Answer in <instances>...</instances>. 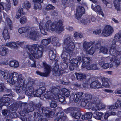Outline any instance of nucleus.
<instances>
[{
	"mask_svg": "<svg viewBox=\"0 0 121 121\" xmlns=\"http://www.w3.org/2000/svg\"><path fill=\"white\" fill-rule=\"evenodd\" d=\"M119 108V106L117 102L115 105L109 106L108 107V108L110 109H116L117 108Z\"/></svg>",
	"mask_w": 121,
	"mask_h": 121,
	"instance_id": "864d4df0",
	"label": "nucleus"
},
{
	"mask_svg": "<svg viewBox=\"0 0 121 121\" xmlns=\"http://www.w3.org/2000/svg\"><path fill=\"white\" fill-rule=\"evenodd\" d=\"M3 35L5 40L9 39L10 38V36L9 35V33L8 32L7 29L5 28L2 33Z\"/></svg>",
	"mask_w": 121,
	"mask_h": 121,
	"instance_id": "7c9ffc66",
	"label": "nucleus"
},
{
	"mask_svg": "<svg viewBox=\"0 0 121 121\" xmlns=\"http://www.w3.org/2000/svg\"><path fill=\"white\" fill-rule=\"evenodd\" d=\"M73 112L71 113V115L72 117H73L75 119H78L80 118L81 116V113L79 112L73 111Z\"/></svg>",
	"mask_w": 121,
	"mask_h": 121,
	"instance_id": "c756f323",
	"label": "nucleus"
},
{
	"mask_svg": "<svg viewBox=\"0 0 121 121\" xmlns=\"http://www.w3.org/2000/svg\"><path fill=\"white\" fill-rule=\"evenodd\" d=\"M34 106V105L33 103L27 104L26 106L24 107L23 109V112L26 113L33 111L34 110L33 106Z\"/></svg>",
	"mask_w": 121,
	"mask_h": 121,
	"instance_id": "ddd939ff",
	"label": "nucleus"
},
{
	"mask_svg": "<svg viewBox=\"0 0 121 121\" xmlns=\"http://www.w3.org/2000/svg\"><path fill=\"white\" fill-rule=\"evenodd\" d=\"M63 93L65 96L67 97H68L70 95L69 91L65 88H63L62 90Z\"/></svg>",
	"mask_w": 121,
	"mask_h": 121,
	"instance_id": "3c124183",
	"label": "nucleus"
},
{
	"mask_svg": "<svg viewBox=\"0 0 121 121\" xmlns=\"http://www.w3.org/2000/svg\"><path fill=\"white\" fill-rule=\"evenodd\" d=\"M26 22V19L25 17L21 18L20 19V22L22 24H23Z\"/></svg>",
	"mask_w": 121,
	"mask_h": 121,
	"instance_id": "e2e57ef3",
	"label": "nucleus"
},
{
	"mask_svg": "<svg viewBox=\"0 0 121 121\" xmlns=\"http://www.w3.org/2000/svg\"><path fill=\"white\" fill-rule=\"evenodd\" d=\"M4 84L2 83H0V91H4L5 89Z\"/></svg>",
	"mask_w": 121,
	"mask_h": 121,
	"instance_id": "680f3d73",
	"label": "nucleus"
},
{
	"mask_svg": "<svg viewBox=\"0 0 121 121\" xmlns=\"http://www.w3.org/2000/svg\"><path fill=\"white\" fill-rule=\"evenodd\" d=\"M103 113L102 112H95L94 117L95 118L98 120H101L102 117Z\"/></svg>",
	"mask_w": 121,
	"mask_h": 121,
	"instance_id": "c9c22d12",
	"label": "nucleus"
},
{
	"mask_svg": "<svg viewBox=\"0 0 121 121\" xmlns=\"http://www.w3.org/2000/svg\"><path fill=\"white\" fill-rule=\"evenodd\" d=\"M43 47L36 44L26 46L23 55L25 58L28 57L31 60L33 57L35 58L38 59L42 56Z\"/></svg>",
	"mask_w": 121,
	"mask_h": 121,
	"instance_id": "f257e3e1",
	"label": "nucleus"
},
{
	"mask_svg": "<svg viewBox=\"0 0 121 121\" xmlns=\"http://www.w3.org/2000/svg\"><path fill=\"white\" fill-rule=\"evenodd\" d=\"M95 50V48L92 46L89 50L86 51V54H89L90 55H92L94 53Z\"/></svg>",
	"mask_w": 121,
	"mask_h": 121,
	"instance_id": "8fccbe9b",
	"label": "nucleus"
},
{
	"mask_svg": "<svg viewBox=\"0 0 121 121\" xmlns=\"http://www.w3.org/2000/svg\"><path fill=\"white\" fill-rule=\"evenodd\" d=\"M36 28L30 29L29 30L30 32L27 34V37L33 41H35L39 34Z\"/></svg>",
	"mask_w": 121,
	"mask_h": 121,
	"instance_id": "9b49d317",
	"label": "nucleus"
},
{
	"mask_svg": "<svg viewBox=\"0 0 121 121\" xmlns=\"http://www.w3.org/2000/svg\"><path fill=\"white\" fill-rule=\"evenodd\" d=\"M43 64L44 67V71L45 73H42L37 71L36 72V73L42 76L47 77L49 75L51 71V67L49 65L47 64L45 62H43Z\"/></svg>",
	"mask_w": 121,
	"mask_h": 121,
	"instance_id": "1a4fd4ad",
	"label": "nucleus"
},
{
	"mask_svg": "<svg viewBox=\"0 0 121 121\" xmlns=\"http://www.w3.org/2000/svg\"><path fill=\"white\" fill-rule=\"evenodd\" d=\"M10 100V98L7 97H5V95L0 99V110L1 109L2 107L4 105V103L9 102Z\"/></svg>",
	"mask_w": 121,
	"mask_h": 121,
	"instance_id": "dca6fc26",
	"label": "nucleus"
},
{
	"mask_svg": "<svg viewBox=\"0 0 121 121\" xmlns=\"http://www.w3.org/2000/svg\"><path fill=\"white\" fill-rule=\"evenodd\" d=\"M69 63L66 62H64L60 64V66L62 69L63 70H65L68 67V64Z\"/></svg>",
	"mask_w": 121,
	"mask_h": 121,
	"instance_id": "603ef678",
	"label": "nucleus"
},
{
	"mask_svg": "<svg viewBox=\"0 0 121 121\" xmlns=\"http://www.w3.org/2000/svg\"><path fill=\"white\" fill-rule=\"evenodd\" d=\"M43 0H33L34 2V9H38L39 10L41 8L40 3L39 2L42 3Z\"/></svg>",
	"mask_w": 121,
	"mask_h": 121,
	"instance_id": "f3484780",
	"label": "nucleus"
},
{
	"mask_svg": "<svg viewBox=\"0 0 121 121\" xmlns=\"http://www.w3.org/2000/svg\"><path fill=\"white\" fill-rule=\"evenodd\" d=\"M89 103H87L85 99H82V101L81 102L80 105L81 106L85 107L87 109L88 108H91V107H89V105H87V104H89Z\"/></svg>",
	"mask_w": 121,
	"mask_h": 121,
	"instance_id": "ea45409f",
	"label": "nucleus"
},
{
	"mask_svg": "<svg viewBox=\"0 0 121 121\" xmlns=\"http://www.w3.org/2000/svg\"><path fill=\"white\" fill-rule=\"evenodd\" d=\"M93 46L95 48V49L97 48H99L100 49L101 47H102V46H101V43H96L95 45H94Z\"/></svg>",
	"mask_w": 121,
	"mask_h": 121,
	"instance_id": "69168bd1",
	"label": "nucleus"
},
{
	"mask_svg": "<svg viewBox=\"0 0 121 121\" xmlns=\"http://www.w3.org/2000/svg\"><path fill=\"white\" fill-rule=\"evenodd\" d=\"M110 55L114 56L111 57L108 56L106 57V58L109 59L110 63L112 64H111L108 63H104L101 66V68L102 69H107L108 68H111L114 66L117 67L120 65V60L119 57L120 55L115 56Z\"/></svg>",
	"mask_w": 121,
	"mask_h": 121,
	"instance_id": "39448f33",
	"label": "nucleus"
},
{
	"mask_svg": "<svg viewBox=\"0 0 121 121\" xmlns=\"http://www.w3.org/2000/svg\"><path fill=\"white\" fill-rule=\"evenodd\" d=\"M92 114L91 112H87L86 114L82 115V120H86L88 119L91 118Z\"/></svg>",
	"mask_w": 121,
	"mask_h": 121,
	"instance_id": "72a5a7b5",
	"label": "nucleus"
},
{
	"mask_svg": "<svg viewBox=\"0 0 121 121\" xmlns=\"http://www.w3.org/2000/svg\"><path fill=\"white\" fill-rule=\"evenodd\" d=\"M5 46L8 47L10 48H14L17 46V44L15 42H9L5 44Z\"/></svg>",
	"mask_w": 121,
	"mask_h": 121,
	"instance_id": "de8ad7c7",
	"label": "nucleus"
},
{
	"mask_svg": "<svg viewBox=\"0 0 121 121\" xmlns=\"http://www.w3.org/2000/svg\"><path fill=\"white\" fill-rule=\"evenodd\" d=\"M53 70H55L56 71H55V75L56 76H59L61 74V72L60 71H59L58 69L56 67H55L53 69Z\"/></svg>",
	"mask_w": 121,
	"mask_h": 121,
	"instance_id": "13d9d810",
	"label": "nucleus"
},
{
	"mask_svg": "<svg viewBox=\"0 0 121 121\" xmlns=\"http://www.w3.org/2000/svg\"><path fill=\"white\" fill-rule=\"evenodd\" d=\"M93 95L91 94H89L86 95L84 99L87 103H89L91 102Z\"/></svg>",
	"mask_w": 121,
	"mask_h": 121,
	"instance_id": "c03bdc74",
	"label": "nucleus"
},
{
	"mask_svg": "<svg viewBox=\"0 0 121 121\" xmlns=\"http://www.w3.org/2000/svg\"><path fill=\"white\" fill-rule=\"evenodd\" d=\"M100 101L98 97L96 95L94 94L93 95L91 102H89V104H88L87 105L89 107H91L92 110L96 111L99 110L100 108Z\"/></svg>",
	"mask_w": 121,
	"mask_h": 121,
	"instance_id": "423d86ee",
	"label": "nucleus"
},
{
	"mask_svg": "<svg viewBox=\"0 0 121 121\" xmlns=\"http://www.w3.org/2000/svg\"><path fill=\"white\" fill-rule=\"evenodd\" d=\"M76 13L77 15H82L85 13V9L82 6H78L76 9Z\"/></svg>",
	"mask_w": 121,
	"mask_h": 121,
	"instance_id": "a211bd4d",
	"label": "nucleus"
},
{
	"mask_svg": "<svg viewBox=\"0 0 121 121\" xmlns=\"http://www.w3.org/2000/svg\"><path fill=\"white\" fill-rule=\"evenodd\" d=\"M23 82H19L16 83L14 84L16 85V91L17 93L19 92L21 90V87L22 86V84Z\"/></svg>",
	"mask_w": 121,
	"mask_h": 121,
	"instance_id": "2f4dec72",
	"label": "nucleus"
},
{
	"mask_svg": "<svg viewBox=\"0 0 121 121\" xmlns=\"http://www.w3.org/2000/svg\"><path fill=\"white\" fill-rule=\"evenodd\" d=\"M117 40L121 41V32L119 35L116 34L114 39L112 41L110 46L109 52L110 54L115 56L120 55H121V47L117 44Z\"/></svg>",
	"mask_w": 121,
	"mask_h": 121,
	"instance_id": "20e7f679",
	"label": "nucleus"
},
{
	"mask_svg": "<svg viewBox=\"0 0 121 121\" xmlns=\"http://www.w3.org/2000/svg\"><path fill=\"white\" fill-rule=\"evenodd\" d=\"M61 118L62 120H65L66 118V116L64 113L63 112H59L56 114V120L59 119Z\"/></svg>",
	"mask_w": 121,
	"mask_h": 121,
	"instance_id": "5701e85b",
	"label": "nucleus"
},
{
	"mask_svg": "<svg viewBox=\"0 0 121 121\" xmlns=\"http://www.w3.org/2000/svg\"><path fill=\"white\" fill-rule=\"evenodd\" d=\"M100 65H99L98 64H93L89 65L86 69L88 70H98L100 69Z\"/></svg>",
	"mask_w": 121,
	"mask_h": 121,
	"instance_id": "b1692460",
	"label": "nucleus"
},
{
	"mask_svg": "<svg viewBox=\"0 0 121 121\" xmlns=\"http://www.w3.org/2000/svg\"><path fill=\"white\" fill-rule=\"evenodd\" d=\"M83 94V93L81 92L76 93L75 102L77 103L82 98Z\"/></svg>",
	"mask_w": 121,
	"mask_h": 121,
	"instance_id": "a878e982",
	"label": "nucleus"
},
{
	"mask_svg": "<svg viewBox=\"0 0 121 121\" xmlns=\"http://www.w3.org/2000/svg\"><path fill=\"white\" fill-rule=\"evenodd\" d=\"M55 7L51 4H49L46 7V10H49L54 9Z\"/></svg>",
	"mask_w": 121,
	"mask_h": 121,
	"instance_id": "0e129e2a",
	"label": "nucleus"
},
{
	"mask_svg": "<svg viewBox=\"0 0 121 121\" xmlns=\"http://www.w3.org/2000/svg\"><path fill=\"white\" fill-rule=\"evenodd\" d=\"M70 64L69 66V69L70 70L72 71L75 68L77 67L71 63L70 62Z\"/></svg>",
	"mask_w": 121,
	"mask_h": 121,
	"instance_id": "338daca9",
	"label": "nucleus"
},
{
	"mask_svg": "<svg viewBox=\"0 0 121 121\" xmlns=\"http://www.w3.org/2000/svg\"><path fill=\"white\" fill-rule=\"evenodd\" d=\"M31 6L30 3L27 1H24L22 4L23 7L27 9H28L30 8Z\"/></svg>",
	"mask_w": 121,
	"mask_h": 121,
	"instance_id": "e433bc0d",
	"label": "nucleus"
},
{
	"mask_svg": "<svg viewBox=\"0 0 121 121\" xmlns=\"http://www.w3.org/2000/svg\"><path fill=\"white\" fill-rule=\"evenodd\" d=\"M0 73L2 75L4 79H8L9 78H11L10 75V73H9L8 71L0 70Z\"/></svg>",
	"mask_w": 121,
	"mask_h": 121,
	"instance_id": "412c9836",
	"label": "nucleus"
},
{
	"mask_svg": "<svg viewBox=\"0 0 121 121\" xmlns=\"http://www.w3.org/2000/svg\"><path fill=\"white\" fill-rule=\"evenodd\" d=\"M121 1V0H114V3L116 9L117 11L120 10L119 6V2Z\"/></svg>",
	"mask_w": 121,
	"mask_h": 121,
	"instance_id": "a18cd8bd",
	"label": "nucleus"
},
{
	"mask_svg": "<svg viewBox=\"0 0 121 121\" xmlns=\"http://www.w3.org/2000/svg\"><path fill=\"white\" fill-rule=\"evenodd\" d=\"M101 80L102 82L103 86L104 87H108L110 85L109 83V79L106 78H101Z\"/></svg>",
	"mask_w": 121,
	"mask_h": 121,
	"instance_id": "cd10ccee",
	"label": "nucleus"
},
{
	"mask_svg": "<svg viewBox=\"0 0 121 121\" xmlns=\"http://www.w3.org/2000/svg\"><path fill=\"white\" fill-rule=\"evenodd\" d=\"M114 31L112 27L109 25L105 26L103 30L102 35L103 36L107 37L111 35Z\"/></svg>",
	"mask_w": 121,
	"mask_h": 121,
	"instance_id": "9d476101",
	"label": "nucleus"
},
{
	"mask_svg": "<svg viewBox=\"0 0 121 121\" xmlns=\"http://www.w3.org/2000/svg\"><path fill=\"white\" fill-rule=\"evenodd\" d=\"M30 29V27L28 26L22 27L18 29V31L20 34L25 33L27 31H29Z\"/></svg>",
	"mask_w": 121,
	"mask_h": 121,
	"instance_id": "c85d7f7f",
	"label": "nucleus"
},
{
	"mask_svg": "<svg viewBox=\"0 0 121 121\" xmlns=\"http://www.w3.org/2000/svg\"><path fill=\"white\" fill-rule=\"evenodd\" d=\"M83 63L82 67L86 68V69L88 67L90 62V59L89 57H83L82 59Z\"/></svg>",
	"mask_w": 121,
	"mask_h": 121,
	"instance_id": "4468645a",
	"label": "nucleus"
},
{
	"mask_svg": "<svg viewBox=\"0 0 121 121\" xmlns=\"http://www.w3.org/2000/svg\"><path fill=\"white\" fill-rule=\"evenodd\" d=\"M17 14L18 15H25L26 13H25L23 12V10L22 9H19L17 12Z\"/></svg>",
	"mask_w": 121,
	"mask_h": 121,
	"instance_id": "052dcab7",
	"label": "nucleus"
},
{
	"mask_svg": "<svg viewBox=\"0 0 121 121\" xmlns=\"http://www.w3.org/2000/svg\"><path fill=\"white\" fill-rule=\"evenodd\" d=\"M92 44V43L91 42H87L86 41L83 44V49L85 50H87L90 47Z\"/></svg>",
	"mask_w": 121,
	"mask_h": 121,
	"instance_id": "79ce46f5",
	"label": "nucleus"
},
{
	"mask_svg": "<svg viewBox=\"0 0 121 121\" xmlns=\"http://www.w3.org/2000/svg\"><path fill=\"white\" fill-rule=\"evenodd\" d=\"M49 56L51 60H54L55 58L56 55L53 50H51L49 52Z\"/></svg>",
	"mask_w": 121,
	"mask_h": 121,
	"instance_id": "37998d69",
	"label": "nucleus"
},
{
	"mask_svg": "<svg viewBox=\"0 0 121 121\" xmlns=\"http://www.w3.org/2000/svg\"><path fill=\"white\" fill-rule=\"evenodd\" d=\"M51 39L50 38L47 39H43L41 42L44 45H47L50 42Z\"/></svg>",
	"mask_w": 121,
	"mask_h": 121,
	"instance_id": "49530a36",
	"label": "nucleus"
},
{
	"mask_svg": "<svg viewBox=\"0 0 121 121\" xmlns=\"http://www.w3.org/2000/svg\"><path fill=\"white\" fill-rule=\"evenodd\" d=\"M75 17L81 23L85 25H88L90 22L91 18L85 17L83 16H75Z\"/></svg>",
	"mask_w": 121,
	"mask_h": 121,
	"instance_id": "f8f14e48",
	"label": "nucleus"
},
{
	"mask_svg": "<svg viewBox=\"0 0 121 121\" xmlns=\"http://www.w3.org/2000/svg\"><path fill=\"white\" fill-rule=\"evenodd\" d=\"M9 51L8 48L0 46V55L2 56L6 55L9 52Z\"/></svg>",
	"mask_w": 121,
	"mask_h": 121,
	"instance_id": "393cba45",
	"label": "nucleus"
},
{
	"mask_svg": "<svg viewBox=\"0 0 121 121\" xmlns=\"http://www.w3.org/2000/svg\"><path fill=\"white\" fill-rule=\"evenodd\" d=\"M101 29L96 30L93 31V33L95 35H99L101 33Z\"/></svg>",
	"mask_w": 121,
	"mask_h": 121,
	"instance_id": "774afa93",
	"label": "nucleus"
},
{
	"mask_svg": "<svg viewBox=\"0 0 121 121\" xmlns=\"http://www.w3.org/2000/svg\"><path fill=\"white\" fill-rule=\"evenodd\" d=\"M10 75L11 76V78L8 79V81L10 84L13 85L16 83L23 81L21 74H20L19 75L17 73L14 72L10 73Z\"/></svg>",
	"mask_w": 121,
	"mask_h": 121,
	"instance_id": "0eeeda50",
	"label": "nucleus"
},
{
	"mask_svg": "<svg viewBox=\"0 0 121 121\" xmlns=\"http://www.w3.org/2000/svg\"><path fill=\"white\" fill-rule=\"evenodd\" d=\"M66 37L64 40L63 52L61 56L64 62L69 63L70 56L69 52L74 48L75 45L74 43L72 41L71 35H68Z\"/></svg>",
	"mask_w": 121,
	"mask_h": 121,
	"instance_id": "f03ea898",
	"label": "nucleus"
},
{
	"mask_svg": "<svg viewBox=\"0 0 121 121\" xmlns=\"http://www.w3.org/2000/svg\"><path fill=\"white\" fill-rule=\"evenodd\" d=\"M9 65L11 67L14 68H17L19 66L18 62L16 60L10 61L9 62Z\"/></svg>",
	"mask_w": 121,
	"mask_h": 121,
	"instance_id": "473e14b6",
	"label": "nucleus"
},
{
	"mask_svg": "<svg viewBox=\"0 0 121 121\" xmlns=\"http://www.w3.org/2000/svg\"><path fill=\"white\" fill-rule=\"evenodd\" d=\"M52 42L53 45L55 46H59L60 45L58 41V38L56 37H54L52 39Z\"/></svg>",
	"mask_w": 121,
	"mask_h": 121,
	"instance_id": "4c0bfd02",
	"label": "nucleus"
},
{
	"mask_svg": "<svg viewBox=\"0 0 121 121\" xmlns=\"http://www.w3.org/2000/svg\"><path fill=\"white\" fill-rule=\"evenodd\" d=\"M92 9L95 12H97L98 14L99 15H103V13L101 10V8L99 5H97L96 6L95 8V9L93 7H92Z\"/></svg>",
	"mask_w": 121,
	"mask_h": 121,
	"instance_id": "f704fd0d",
	"label": "nucleus"
},
{
	"mask_svg": "<svg viewBox=\"0 0 121 121\" xmlns=\"http://www.w3.org/2000/svg\"><path fill=\"white\" fill-rule=\"evenodd\" d=\"M108 48L106 46H102L100 49V52L104 54H107L108 51Z\"/></svg>",
	"mask_w": 121,
	"mask_h": 121,
	"instance_id": "58836bf2",
	"label": "nucleus"
},
{
	"mask_svg": "<svg viewBox=\"0 0 121 121\" xmlns=\"http://www.w3.org/2000/svg\"><path fill=\"white\" fill-rule=\"evenodd\" d=\"M34 84V82L33 81L29 80L26 85H24L23 86V90H26V94L28 95L32 94H33L34 90L33 86Z\"/></svg>",
	"mask_w": 121,
	"mask_h": 121,
	"instance_id": "6e6552de",
	"label": "nucleus"
},
{
	"mask_svg": "<svg viewBox=\"0 0 121 121\" xmlns=\"http://www.w3.org/2000/svg\"><path fill=\"white\" fill-rule=\"evenodd\" d=\"M81 62V57L79 56H77L75 59H73L70 61V62L71 63L77 67L78 66V63L80 64Z\"/></svg>",
	"mask_w": 121,
	"mask_h": 121,
	"instance_id": "6ab92c4d",
	"label": "nucleus"
},
{
	"mask_svg": "<svg viewBox=\"0 0 121 121\" xmlns=\"http://www.w3.org/2000/svg\"><path fill=\"white\" fill-rule=\"evenodd\" d=\"M57 105L56 102L54 100H52L50 102V106L51 108H54L57 106Z\"/></svg>",
	"mask_w": 121,
	"mask_h": 121,
	"instance_id": "4d7b16f0",
	"label": "nucleus"
},
{
	"mask_svg": "<svg viewBox=\"0 0 121 121\" xmlns=\"http://www.w3.org/2000/svg\"><path fill=\"white\" fill-rule=\"evenodd\" d=\"M50 91L53 95H55L58 93L59 89L56 87L53 86L51 88Z\"/></svg>",
	"mask_w": 121,
	"mask_h": 121,
	"instance_id": "a19ab883",
	"label": "nucleus"
},
{
	"mask_svg": "<svg viewBox=\"0 0 121 121\" xmlns=\"http://www.w3.org/2000/svg\"><path fill=\"white\" fill-rule=\"evenodd\" d=\"M43 22L42 21L40 22L39 25V29H37L38 34L40 32L43 35H47V33L45 32L43 27Z\"/></svg>",
	"mask_w": 121,
	"mask_h": 121,
	"instance_id": "bb28decb",
	"label": "nucleus"
},
{
	"mask_svg": "<svg viewBox=\"0 0 121 121\" xmlns=\"http://www.w3.org/2000/svg\"><path fill=\"white\" fill-rule=\"evenodd\" d=\"M63 22V21L61 20H57L52 23L51 20H49L45 24L44 27L47 30H51L60 33L64 30Z\"/></svg>",
	"mask_w": 121,
	"mask_h": 121,
	"instance_id": "7ed1b4c3",
	"label": "nucleus"
},
{
	"mask_svg": "<svg viewBox=\"0 0 121 121\" xmlns=\"http://www.w3.org/2000/svg\"><path fill=\"white\" fill-rule=\"evenodd\" d=\"M74 108L73 107H69L65 109L64 111L67 113H69L72 112V111H73Z\"/></svg>",
	"mask_w": 121,
	"mask_h": 121,
	"instance_id": "bf43d9fd",
	"label": "nucleus"
},
{
	"mask_svg": "<svg viewBox=\"0 0 121 121\" xmlns=\"http://www.w3.org/2000/svg\"><path fill=\"white\" fill-rule=\"evenodd\" d=\"M8 2V4H7L4 3L0 4L1 7L3 9H4L6 11L9 10L10 8L11 5L10 0H6Z\"/></svg>",
	"mask_w": 121,
	"mask_h": 121,
	"instance_id": "aec40b11",
	"label": "nucleus"
},
{
	"mask_svg": "<svg viewBox=\"0 0 121 121\" xmlns=\"http://www.w3.org/2000/svg\"><path fill=\"white\" fill-rule=\"evenodd\" d=\"M75 75H76V78L78 80H82L86 78V75L84 74L81 73H75Z\"/></svg>",
	"mask_w": 121,
	"mask_h": 121,
	"instance_id": "4be33fe9",
	"label": "nucleus"
},
{
	"mask_svg": "<svg viewBox=\"0 0 121 121\" xmlns=\"http://www.w3.org/2000/svg\"><path fill=\"white\" fill-rule=\"evenodd\" d=\"M44 97L46 99H51L54 97L52 93L50 91L47 92L44 95Z\"/></svg>",
	"mask_w": 121,
	"mask_h": 121,
	"instance_id": "09e8293b",
	"label": "nucleus"
},
{
	"mask_svg": "<svg viewBox=\"0 0 121 121\" xmlns=\"http://www.w3.org/2000/svg\"><path fill=\"white\" fill-rule=\"evenodd\" d=\"M41 110L43 113H45L47 115L49 112L50 109L48 107H43L41 108Z\"/></svg>",
	"mask_w": 121,
	"mask_h": 121,
	"instance_id": "5fc2aeb1",
	"label": "nucleus"
},
{
	"mask_svg": "<svg viewBox=\"0 0 121 121\" xmlns=\"http://www.w3.org/2000/svg\"><path fill=\"white\" fill-rule=\"evenodd\" d=\"M6 21L7 22L8 25L9 27V29L10 30H12L11 28V27H12V21L9 18L7 17H6Z\"/></svg>",
	"mask_w": 121,
	"mask_h": 121,
	"instance_id": "6e6d98bb",
	"label": "nucleus"
},
{
	"mask_svg": "<svg viewBox=\"0 0 121 121\" xmlns=\"http://www.w3.org/2000/svg\"><path fill=\"white\" fill-rule=\"evenodd\" d=\"M102 87L101 83L98 81H94L92 82L90 85V88L91 89H98Z\"/></svg>",
	"mask_w": 121,
	"mask_h": 121,
	"instance_id": "2eb2a0df",
	"label": "nucleus"
}]
</instances>
